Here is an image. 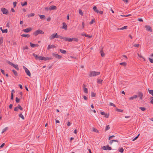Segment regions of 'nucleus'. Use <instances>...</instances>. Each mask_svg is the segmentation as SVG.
<instances>
[{"label":"nucleus","instance_id":"f257e3e1","mask_svg":"<svg viewBox=\"0 0 153 153\" xmlns=\"http://www.w3.org/2000/svg\"><path fill=\"white\" fill-rule=\"evenodd\" d=\"M100 74V72L98 71H92L90 72L89 75L90 77L98 75Z\"/></svg>","mask_w":153,"mask_h":153},{"label":"nucleus","instance_id":"f03ea898","mask_svg":"<svg viewBox=\"0 0 153 153\" xmlns=\"http://www.w3.org/2000/svg\"><path fill=\"white\" fill-rule=\"evenodd\" d=\"M44 33V32L42 30L39 29L36 30L35 32L33 33V35L35 36H36L39 34H43Z\"/></svg>","mask_w":153,"mask_h":153},{"label":"nucleus","instance_id":"7ed1b4c3","mask_svg":"<svg viewBox=\"0 0 153 153\" xmlns=\"http://www.w3.org/2000/svg\"><path fill=\"white\" fill-rule=\"evenodd\" d=\"M7 62L9 65L13 67L17 70L19 71V68L18 65H15L9 61H7Z\"/></svg>","mask_w":153,"mask_h":153},{"label":"nucleus","instance_id":"20e7f679","mask_svg":"<svg viewBox=\"0 0 153 153\" xmlns=\"http://www.w3.org/2000/svg\"><path fill=\"white\" fill-rule=\"evenodd\" d=\"M23 68L27 75H28L29 76H30V73L28 69L24 66H23Z\"/></svg>","mask_w":153,"mask_h":153},{"label":"nucleus","instance_id":"39448f33","mask_svg":"<svg viewBox=\"0 0 153 153\" xmlns=\"http://www.w3.org/2000/svg\"><path fill=\"white\" fill-rule=\"evenodd\" d=\"M102 149L104 150H111V148L108 145H107L106 146H103L102 147Z\"/></svg>","mask_w":153,"mask_h":153},{"label":"nucleus","instance_id":"423d86ee","mask_svg":"<svg viewBox=\"0 0 153 153\" xmlns=\"http://www.w3.org/2000/svg\"><path fill=\"white\" fill-rule=\"evenodd\" d=\"M33 55L35 59L36 60H42L41 59V58H42L43 57L41 56H38L36 55L34 53H33Z\"/></svg>","mask_w":153,"mask_h":153},{"label":"nucleus","instance_id":"0eeeda50","mask_svg":"<svg viewBox=\"0 0 153 153\" xmlns=\"http://www.w3.org/2000/svg\"><path fill=\"white\" fill-rule=\"evenodd\" d=\"M1 11L4 14H7L8 13V10L5 8H3L1 9Z\"/></svg>","mask_w":153,"mask_h":153},{"label":"nucleus","instance_id":"6e6552de","mask_svg":"<svg viewBox=\"0 0 153 153\" xmlns=\"http://www.w3.org/2000/svg\"><path fill=\"white\" fill-rule=\"evenodd\" d=\"M52 55L54 57L56 58H58L59 59H60L62 57V56L59 55L58 54H55L54 53H52Z\"/></svg>","mask_w":153,"mask_h":153},{"label":"nucleus","instance_id":"1a4fd4ad","mask_svg":"<svg viewBox=\"0 0 153 153\" xmlns=\"http://www.w3.org/2000/svg\"><path fill=\"white\" fill-rule=\"evenodd\" d=\"M32 30V28L31 27H28L26 29L23 30L26 33H28Z\"/></svg>","mask_w":153,"mask_h":153},{"label":"nucleus","instance_id":"9d476101","mask_svg":"<svg viewBox=\"0 0 153 153\" xmlns=\"http://www.w3.org/2000/svg\"><path fill=\"white\" fill-rule=\"evenodd\" d=\"M147 30L149 31L150 32H152V30L151 27L149 26L146 25L145 26Z\"/></svg>","mask_w":153,"mask_h":153},{"label":"nucleus","instance_id":"9b49d317","mask_svg":"<svg viewBox=\"0 0 153 153\" xmlns=\"http://www.w3.org/2000/svg\"><path fill=\"white\" fill-rule=\"evenodd\" d=\"M53 58L51 57H43L42 58H41V59L43 60L46 61L47 60H51Z\"/></svg>","mask_w":153,"mask_h":153},{"label":"nucleus","instance_id":"f8f14e48","mask_svg":"<svg viewBox=\"0 0 153 153\" xmlns=\"http://www.w3.org/2000/svg\"><path fill=\"white\" fill-rule=\"evenodd\" d=\"M65 41L71 42L73 40V38H70L68 37H65Z\"/></svg>","mask_w":153,"mask_h":153},{"label":"nucleus","instance_id":"ddd939ff","mask_svg":"<svg viewBox=\"0 0 153 153\" xmlns=\"http://www.w3.org/2000/svg\"><path fill=\"white\" fill-rule=\"evenodd\" d=\"M100 114L102 115H104V117L106 118H108L109 117V114H106L105 112L102 111L100 112Z\"/></svg>","mask_w":153,"mask_h":153},{"label":"nucleus","instance_id":"4468645a","mask_svg":"<svg viewBox=\"0 0 153 153\" xmlns=\"http://www.w3.org/2000/svg\"><path fill=\"white\" fill-rule=\"evenodd\" d=\"M63 26L62 28L64 29L65 30H67V25L65 22L62 23Z\"/></svg>","mask_w":153,"mask_h":153},{"label":"nucleus","instance_id":"2eb2a0df","mask_svg":"<svg viewBox=\"0 0 153 153\" xmlns=\"http://www.w3.org/2000/svg\"><path fill=\"white\" fill-rule=\"evenodd\" d=\"M143 96V94H142V93H141V92H139L138 93L137 97L138 96V97H139L140 99V100L142 99Z\"/></svg>","mask_w":153,"mask_h":153},{"label":"nucleus","instance_id":"dca6fc26","mask_svg":"<svg viewBox=\"0 0 153 153\" xmlns=\"http://www.w3.org/2000/svg\"><path fill=\"white\" fill-rule=\"evenodd\" d=\"M83 87L84 92V93L86 94L88 93V89L87 88H85L86 85L85 84H83Z\"/></svg>","mask_w":153,"mask_h":153},{"label":"nucleus","instance_id":"f3484780","mask_svg":"<svg viewBox=\"0 0 153 153\" xmlns=\"http://www.w3.org/2000/svg\"><path fill=\"white\" fill-rule=\"evenodd\" d=\"M56 46L53 45H49L48 46V48H47V50H49L52 48H56Z\"/></svg>","mask_w":153,"mask_h":153},{"label":"nucleus","instance_id":"a211bd4d","mask_svg":"<svg viewBox=\"0 0 153 153\" xmlns=\"http://www.w3.org/2000/svg\"><path fill=\"white\" fill-rule=\"evenodd\" d=\"M50 10H56V7L55 6L52 5L49 7Z\"/></svg>","mask_w":153,"mask_h":153},{"label":"nucleus","instance_id":"6ab92c4d","mask_svg":"<svg viewBox=\"0 0 153 153\" xmlns=\"http://www.w3.org/2000/svg\"><path fill=\"white\" fill-rule=\"evenodd\" d=\"M56 34L55 33L53 34L49 37V39L50 40H52L55 38Z\"/></svg>","mask_w":153,"mask_h":153},{"label":"nucleus","instance_id":"aec40b11","mask_svg":"<svg viewBox=\"0 0 153 153\" xmlns=\"http://www.w3.org/2000/svg\"><path fill=\"white\" fill-rule=\"evenodd\" d=\"M30 45L32 48H33L35 47H38L39 46V45L38 44H34L32 43L31 42H30Z\"/></svg>","mask_w":153,"mask_h":153},{"label":"nucleus","instance_id":"412c9836","mask_svg":"<svg viewBox=\"0 0 153 153\" xmlns=\"http://www.w3.org/2000/svg\"><path fill=\"white\" fill-rule=\"evenodd\" d=\"M137 97V95H134L132 97H130L129 98V99L130 100H133L134 99H135Z\"/></svg>","mask_w":153,"mask_h":153},{"label":"nucleus","instance_id":"4be33fe9","mask_svg":"<svg viewBox=\"0 0 153 153\" xmlns=\"http://www.w3.org/2000/svg\"><path fill=\"white\" fill-rule=\"evenodd\" d=\"M93 9L95 12L97 13H99V11L97 9V7L96 6H94L93 8Z\"/></svg>","mask_w":153,"mask_h":153},{"label":"nucleus","instance_id":"5701e85b","mask_svg":"<svg viewBox=\"0 0 153 153\" xmlns=\"http://www.w3.org/2000/svg\"><path fill=\"white\" fill-rule=\"evenodd\" d=\"M113 142H117V143H118V141L116 140H110L109 142V144L110 145L112 144Z\"/></svg>","mask_w":153,"mask_h":153},{"label":"nucleus","instance_id":"b1692460","mask_svg":"<svg viewBox=\"0 0 153 153\" xmlns=\"http://www.w3.org/2000/svg\"><path fill=\"white\" fill-rule=\"evenodd\" d=\"M59 51L61 53L64 54H66L67 53L66 51L65 50H63L62 49H60L59 50Z\"/></svg>","mask_w":153,"mask_h":153},{"label":"nucleus","instance_id":"393cba45","mask_svg":"<svg viewBox=\"0 0 153 153\" xmlns=\"http://www.w3.org/2000/svg\"><path fill=\"white\" fill-rule=\"evenodd\" d=\"M39 16L41 19H45V16L44 15H39Z\"/></svg>","mask_w":153,"mask_h":153},{"label":"nucleus","instance_id":"a878e982","mask_svg":"<svg viewBox=\"0 0 153 153\" xmlns=\"http://www.w3.org/2000/svg\"><path fill=\"white\" fill-rule=\"evenodd\" d=\"M8 129V127H5V128H4L3 129V130L1 132V133H4V132H5L6 131H7Z\"/></svg>","mask_w":153,"mask_h":153},{"label":"nucleus","instance_id":"bb28decb","mask_svg":"<svg viewBox=\"0 0 153 153\" xmlns=\"http://www.w3.org/2000/svg\"><path fill=\"white\" fill-rule=\"evenodd\" d=\"M22 37L29 38L30 37V35L29 34H22L21 35Z\"/></svg>","mask_w":153,"mask_h":153},{"label":"nucleus","instance_id":"cd10ccee","mask_svg":"<svg viewBox=\"0 0 153 153\" xmlns=\"http://www.w3.org/2000/svg\"><path fill=\"white\" fill-rule=\"evenodd\" d=\"M12 71H13L14 75L15 76H18V73H17V72L16 71H15L13 69L12 70Z\"/></svg>","mask_w":153,"mask_h":153},{"label":"nucleus","instance_id":"c85d7f7f","mask_svg":"<svg viewBox=\"0 0 153 153\" xmlns=\"http://www.w3.org/2000/svg\"><path fill=\"white\" fill-rule=\"evenodd\" d=\"M35 15V14L33 13H32L28 15V17H30L32 16H33Z\"/></svg>","mask_w":153,"mask_h":153},{"label":"nucleus","instance_id":"c756f323","mask_svg":"<svg viewBox=\"0 0 153 153\" xmlns=\"http://www.w3.org/2000/svg\"><path fill=\"white\" fill-rule=\"evenodd\" d=\"M19 117H21L22 119L24 120L25 118L24 117L22 113L20 114H19Z\"/></svg>","mask_w":153,"mask_h":153},{"label":"nucleus","instance_id":"7c9ffc66","mask_svg":"<svg viewBox=\"0 0 153 153\" xmlns=\"http://www.w3.org/2000/svg\"><path fill=\"white\" fill-rule=\"evenodd\" d=\"M17 107L19 109L21 110H23V108L19 104H18L17 106Z\"/></svg>","mask_w":153,"mask_h":153},{"label":"nucleus","instance_id":"2f4dec72","mask_svg":"<svg viewBox=\"0 0 153 153\" xmlns=\"http://www.w3.org/2000/svg\"><path fill=\"white\" fill-rule=\"evenodd\" d=\"M120 64L121 65H123L124 66H126V65L127 64L125 62H121L120 63Z\"/></svg>","mask_w":153,"mask_h":153},{"label":"nucleus","instance_id":"473e14b6","mask_svg":"<svg viewBox=\"0 0 153 153\" xmlns=\"http://www.w3.org/2000/svg\"><path fill=\"white\" fill-rule=\"evenodd\" d=\"M97 83H100V84H102V82L103 81V80H102L99 79H97Z\"/></svg>","mask_w":153,"mask_h":153},{"label":"nucleus","instance_id":"72a5a7b5","mask_svg":"<svg viewBox=\"0 0 153 153\" xmlns=\"http://www.w3.org/2000/svg\"><path fill=\"white\" fill-rule=\"evenodd\" d=\"M100 53H101V55L102 57H103L105 56V53H104L102 51H100Z\"/></svg>","mask_w":153,"mask_h":153},{"label":"nucleus","instance_id":"f704fd0d","mask_svg":"<svg viewBox=\"0 0 153 153\" xmlns=\"http://www.w3.org/2000/svg\"><path fill=\"white\" fill-rule=\"evenodd\" d=\"M119 151L121 153H123L124 152V149L122 147L119 149Z\"/></svg>","mask_w":153,"mask_h":153},{"label":"nucleus","instance_id":"c9c22d12","mask_svg":"<svg viewBox=\"0 0 153 153\" xmlns=\"http://www.w3.org/2000/svg\"><path fill=\"white\" fill-rule=\"evenodd\" d=\"M93 131L95 132H97V133L99 132V131L98 130H97V129L95 128L94 127H93Z\"/></svg>","mask_w":153,"mask_h":153},{"label":"nucleus","instance_id":"e433bc0d","mask_svg":"<svg viewBox=\"0 0 153 153\" xmlns=\"http://www.w3.org/2000/svg\"><path fill=\"white\" fill-rule=\"evenodd\" d=\"M2 31L3 33H7L8 32V30L7 29H6L4 30H2Z\"/></svg>","mask_w":153,"mask_h":153},{"label":"nucleus","instance_id":"4c0bfd02","mask_svg":"<svg viewBox=\"0 0 153 153\" xmlns=\"http://www.w3.org/2000/svg\"><path fill=\"white\" fill-rule=\"evenodd\" d=\"M139 108L142 111H144L146 110V108L144 107H140Z\"/></svg>","mask_w":153,"mask_h":153},{"label":"nucleus","instance_id":"58836bf2","mask_svg":"<svg viewBox=\"0 0 153 153\" xmlns=\"http://www.w3.org/2000/svg\"><path fill=\"white\" fill-rule=\"evenodd\" d=\"M110 128L109 125L107 126L105 129V131H106L109 130Z\"/></svg>","mask_w":153,"mask_h":153},{"label":"nucleus","instance_id":"ea45409f","mask_svg":"<svg viewBox=\"0 0 153 153\" xmlns=\"http://www.w3.org/2000/svg\"><path fill=\"white\" fill-rule=\"evenodd\" d=\"M27 1H26L24 3H22L21 5L22 6H24L26 5H27Z\"/></svg>","mask_w":153,"mask_h":153},{"label":"nucleus","instance_id":"a19ab883","mask_svg":"<svg viewBox=\"0 0 153 153\" xmlns=\"http://www.w3.org/2000/svg\"><path fill=\"white\" fill-rule=\"evenodd\" d=\"M127 27H128L127 26H125L120 29H120V30L126 29L127 28Z\"/></svg>","mask_w":153,"mask_h":153},{"label":"nucleus","instance_id":"79ce46f5","mask_svg":"<svg viewBox=\"0 0 153 153\" xmlns=\"http://www.w3.org/2000/svg\"><path fill=\"white\" fill-rule=\"evenodd\" d=\"M94 22H95V19H94L91 20V22H90L89 24L90 25H91V24H93Z\"/></svg>","mask_w":153,"mask_h":153},{"label":"nucleus","instance_id":"37998d69","mask_svg":"<svg viewBox=\"0 0 153 153\" xmlns=\"http://www.w3.org/2000/svg\"><path fill=\"white\" fill-rule=\"evenodd\" d=\"M116 111H117L118 112H122L123 111V110L122 109H120L117 108L116 109Z\"/></svg>","mask_w":153,"mask_h":153},{"label":"nucleus","instance_id":"c03bdc74","mask_svg":"<svg viewBox=\"0 0 153 153\" xmlns=\"http://www.w3.org/2000/svg\"><path fill=\"white\" fill-rule=\"evenodd\" d=\"M149 92L150 94L152 95L153 94V90H149Z\"/></svg>","mask_w":153,"mask_h":153},{"label":"nucleus","instance_id":"a18cd8bd","mask_svg":"<svg viewBox=\"0 0 153 153\" xmlns=\"http://www.w3.org/2000/svg\"><path fill=\"white\" fill-rule=\"evenodd\" d=\"M20 99L18 98L17 97H16V103H19V102Z\"/></svg>","mask_w":153,"mask_h":153},{"label":"nucleus","instance_id":"49530a36","mask_svg":"<svg viewBox=\"0 0 153 153\" xmlns=\"http://www.w3.org/2000/svg\"><path fill=\"white\" fill-rule=\"evenodd\" d=\"M96 94L94 92H92L91 93V96L92 97H95L96 96Z\"/></svg>","mask_w":153,"mask_h":153},{"label":"nucleus","instance_id":"de8ad7c7","mask_svg":"<svg viewBox=\"0 0 153 153\" xmlns=\"http://www.w3.org/2000/svg\"><path fill=\"white\" fill-rule=\"evenodd\" d=\"M139 135H140V134H138V135L136 137H135V138H134V139L132 140V141H134V140H136L137 139V138H138V137L139 136Z\"/></svg>","mask_w":153,"mask_h":153},{"label":"nucleus","instance_id":"09e8293b","mask_svg":"<svg viewBox=\"0 0 153 153\" xmlns=\"http://www.w3.org/2000/svg\"><path fill=\"white\" fill-rule=\"evenodd\" d=\"M73 38V40L76 42H78V39L77 38Z\"/></svg>","mask_w":153,"mask_h":153},{"label":"nucleus","instance_id":"8fccbe9b","mask_svg":"<svg viewBox=\"0 0 153 153\" xmlns=\"http://www.w3.org/2000/svg\"><path fill=\"white\" fill-rule=\"evenodd\" d=\"M133 46L135 47H136L137 48H138L140 46V45L139 44H135Z\"/></svg>","mask_w":153,"mask_h":153},{"label":"nucleus","instance_id":"3c124183","mask_svg":"<svg viewBox=\"0 0 153 153\" xmlns=\"http://www.w3.org/2000/svg\"><path fill=\"white\" fill-rule=\"evenodd\" d=\"M3 39L2 37H0V45L3 42Z\"/></svg>","mask_w":153,"mask_h":153},{"label":"nucleus","instance_id":"603ef678","mask_svg":"<svg viewBox=\"0 0 153 153\" xmlns=\"http://www.w3.org/2000/svg\"><path fill=\"white\" fill-rule=\"evenodd\" d=\"M79 13L80 15L82 16L83 15V13L82 12V10H79Z\"/></svg>","mask_w":153,"mask_h":153},{"label":"nucleus","instance_id":"864d4df0","mask_svg":"<svg viewBox=\"0 0 153 153\" xmlns=\"http://www.w3.org/2000/svg\"><path fill=\"white\" fill-rule=\"evenodd\" d=\"M149 59L151 63H153V59H151L150 58H149Z\"/></svg>","mask_w":153,"mask_h":153},{"label":"nucleus","instance_id":"5fc2aeb1","mask_svg":"<svg viewBox=\"0 0 153 153\" xmlns=\"http://www.w3.org/2000/svg\"><path fill=\"white\" fill-rule=\"evenodd\" d=\"M16 4H17V2L16 1L13 2V5L14 7H15L16 6Z\"/></svg>","mask_w":153,"mask_h":153},{"label":"nucleus","instance_id":"6e6d98bb","mask_svg":"<svg viewBox=\"0 0 153 153\" xmlns=\"http://www.w3.org/2000/svg\"><path fill=\"white\" fill-rule=\"evenodd\" d=\"M110 105L111 106H114V107H115L116 106V105L115 104H114V103H111V102H110Z\"/></svg>","mask_w":153,"mask_h":153},{"label":"nucleus","instance_id":"4d7b16f0","mask_svg":"<svg viewBox=\"0 0 153 153\" xmlns=\"http://www.w3.org/2000/svg\"><path fill=\"white\" fill-rule=\"evenodd\" d=\"M115 136L114 135H112L111 136H110L108 137V140H110L111 139L113 138V137H114Z\"/></svg>","mask_w":153,"mask_h":153},{"label":"nucleus","instance_id":"13d9d810","mask_svg":"<svg viewBox=\"0 0 153 153\" xmlns=\"http://www.w3.org/2000/svg\"><path fill=\"white\" fill-rule=\"evenodd\" d=\"M11 99L13 100V95L12 92L11 94Z\"/></svg>","mask_w":153,"mask_h":153},{"label":"nucleus","instance_id":"bf43d9fd","mask_svg":"<svg viewBox=\"0 0 153 153\" xmlns=\"http://www.w3.org/2000/svg\"><path fill=\"white\" fill-rule=\"evenodd\" d=\"M18 110V108L17 107L15 108L14 111H17Z\"/></svg>","mask_w":153,"mask_h":153},{"label":"nucleus","instance_id":"052dcab7","mask_svg":"<svg viewBox=\"0 0 153 153\" xmlns=\"http://www.w3.org/2000/svg\"><path fill=\"white\" fill-rule=\"evenodd\" d=\"M1 72L3 74H4V75L5 74L4 71V70H3L2 69H1Z\"/></svg>","mask_w":153,"mask_h":153},{"label":"nucleus","instance_id":"680f3d73","mask_svg":"<svg viewBox=\"0 0 153 153\" xmlns=\"http://www.w3.org/2000/svg\"><path fill=\"white\" fill-rule=\"evenodd\" d=\"M56 37L55 38H59V35H58L57 33H56Z\"/></svg>","mask_w":153,"mask_h":153},{"label":"nucleus","instance_id":"e2e57ef3","mask_svg":"<svg viewBox=\"0 0 153 153\" xmlns=\"http://www.w3.org/2000/svg\"><path fill=\"white\" fill-rule=\"evenodd\" d=\"M59 38H60V39H63L65 40V37H63L62 36L59 35Z\"/></svg>","mask_w":153,"mask_h":153},{"label":"nucleus","instance_id":"0e129e2a","mask_svg":"<svg viewBox=\"0 0 153 153\" xmlns=\"http://www.w3.org/2000/svg\"><path fill=\"white\" fill-rule=\"evenodd\" d=\"M85 36L86 37H87L89 38H91L92 37V36H89L87 34H86Z\"/></svg>","mask_w":153,"mask_h":153},{"label":"nucleus","instance_id":"69168bd1","mask_svg":"<svg viewBox=\"0 0 153 153\" xmlns=\"http://www.w3.org/2000/svg\"><path fill=\"white\" fill-rule=\"evenodd\" d=\"M13 106V105L12 104H10L9 105V108L10 109H11Z\"/></svg>","mask_w":153,"mask_h":153},{"label":"nucleus","instance_id":"338daca9","mask_svg":"<svg viewBox=\"0 0 153 153\" xmlns=\"http://www.w3.org/2000/svg\"><path fill=\"white\" fill-rule=\"evenodd\" d=\"M51 19V18H50V17H48V18L47 19V21H48V22H49V21H50Z\"/></svg>","mask_w":153,"mask_h":153},{"label":"nucleus","instance_id":"774afa93","mask_svg":"<svg viewBox=\"0 0 153 153\" xmlns=\"http://www.w3.org/2000/svg\"><path fill=\"white\" fill-rule=\"evenodd\" d=\"M83 97L85 100H87V98L85 96H84Z\"/></svg>","mask_w":153,"mask_h":153}]
</instances>
